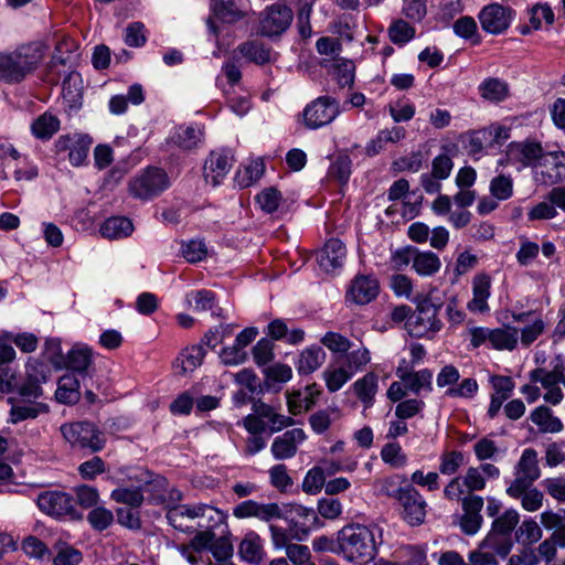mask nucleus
Wrapping results in <instances>:
<instances>
[{"mask_svg": "<svg viewBox=\"0 0 565 565\" xmlns=\"http://www.w3.org/2000/svg\"><path fill=\"white\" fill-rule=\"evenodd\" d=\"M353 392L363 404L364 408H370L374 404V398L379 388V376L369 372L352 385Z\"/></svg>", "mask_w": 565, "mask_h": 565, "instance_id": "nucleus-32", "label": "nucleus"}, {"mask_svg": "<svg viewBox=\"0 0 565 565\" xmlns=\"http://www.w3.org/2000/svg\"><path fill=\"white\" fill-rule=\"evenodd\" d=\"M186 302L194 311H207L214 307L215 295L206 289L192 291L186 295Z\"/></svg>", "mask_w": 565, "mask_h": 565, "instance_id": "nucleus-57", "label": "nucleus"}, {"mask_svg": "<svg viewBox=\"0 0 565 565\" xmlns=\"http://www.w3.org/2000/svg\"><path fill=\"white\" fill-rule=\"evenodd\" d=\"M530 380L535 383L540 382L545 390L554 388L559 386V383L564 384V370L559 365H556L552 371L537 367L530 373Z\"/></svg>", "mask_w": 565, "mask_h": 565, "instance_id": "nucleus-47", "label": "nucleus"}, {"mask_svg": "<svg viewBox=\"0 0 565 565\" xmlns=\"http://www.w3.org/2000/svg\"><path fill=\"white\" fill-rule=\"evenodd\" d=\"M307 438L301 428H294L277 436L270 446V452L276 460L291 459L297 455L298 447Z\"/></svg>", "mask_w": 565, "mask_h": 565, "instance_id": "nucleus-20", "label": "nucleus"}, {"mask_svg": "<svg viewBox=\"0 0 565 565\" xmlns=\"http://www.w3.org/2000/svg\"><path fill=\"white\" fill-rule=\"evenodd\" d=\"M352 376L353 375L348 373L341 364H339L338 367L327 369L323 372L326 385L332 393L339 391L349 380L352 379Z\"/></svg>", "mask_w": 565, "mask_h": 565, "instance_id": "nucleus-58", "label": "nucleus"}, {"mask_svg": "<svg viewBox=\"0 0 565 565\" xmlns=\"http://www.w3.org/2000/svg\"><path fill=\"white\" fill-rule=\"evenodd\" d=\"M82 561V552L68 544L58 545L53 558L54 565H78Z\"/></svg>", "mask_w": 565, "mask_h": 565, "instance_id": "nucleus-60", "label": "nucleus"}, {"mask_svg": "<svg viewBox=\"0 0 565 565\" xmlns=\"http://www.w3.org/2000/svg\"><path fill=\"white\" fill-rule=\"evenodd\" d=\"M120 484L110 493V499L116 503L125 504L131 509H139L145 501V492L153 491L149 495V502L161 504L166 501V478L154 476L142 467L129 468L124 473Z\"/></svg>", "mask_w": 565, "mask_h": 565, "instance_id": "nucleus-1", "label": "nucleus"}, {"mask_svg": "<svg viewBox=\"0 0 565 565\" xmlns=\"http://www.w3.org/2000/svg\"><path fill=\"white\" fill-rule=\"evenodd\" d=\"M93 364V352L86 345H74L66 355L65 365L76 375L85 381L90 375V366Z\"/></svg>", "mask_w": 565, "mask_h": 565, "instance_id": "nucleus-26", "label": "nucleus"}, {"mask_svg": "<svg viewBox=\"0 0 565 565\" xmlns=\"http://www.w3.org/2000/svg\"><path fill=\"white\" fill-rule=\"evenodd\" d=\"M352 160L348 154L338 156L328 170V177L339 184H347L351 175Z\"/></svg>", "mask_w": 565, "mask_h": 565, "instance_id": "nucleus-51", "label": "nucleus"}, {"mask_svg": "<svg viewBox=\"0 0 565 565\" xmlns=\"http://www.w3.org/2000/svg\"><path fill=\"white\" fill-rule=\"evenodd\" d=\"M292 20L294 12L289 7L273 3L260 12L258 32L266 38H279L289 29Z\"/></svg>", "mask_w": 565, "mask_h": 565, "instance_id": "nucleus-9", "label": "nucleus"}, {"mask_svg": "<svg viewBox=\"0 0 565 565\" xmlns=\"http://www.w3.org/2000/svg\"><path fill=\"white\" fill-rule=\"evenodd\" d=\"M376 527L361 524L343 526L338 532L340 552L350 562L367 563L376 555Z\"/></svg>", "mask_w": 565, "mask_h": 565, "instance_id": "nucleus-4", "label": "nucleus"}, {"mask_svg": "<svg viewBox=\"0 0 565 565\" xmlns=\"http://www.w3.org/2000/svg\"><path fill=\"white\" fill-rule=\"evenodd\" d=\"M238 51L246 60L255 64L264 65L270 62V47L257 40L242 43L238 46Z\"/></svg>", "mask_w": 565, "mask_h": 565, "instance_id": "nucleus-44", "label": "nucleus"}, {"mask_svg": "<svg viewBox=\"0 0 565 565\" xmlns=\"http://www.w3.org/2000/svg\"><path fill=\"white\" fill-rule=\"evenodd\" d=\"M540 476L537 451L533 448H526L514 467V480L509 487H513L515 491L523 488V486H533Z\"/></svg>", "mask_w": 565, "mask_h": 565, "instance_id": "nucleus-17", "label": "nucleus"}, {"mask_svg": "<svg viewBox=\"0 0 565 565\" xmlns=\"http://www.w3.org/2000/svg\"><path fill=\"white\" fill-rule=\"evenodd\" d=\"M380 292L377 279L371 275H358L352 280L347 297L356 305H367L373 301Z\"/></svg>", "mask_w": 565, "mask_h": 565, "instance_id": "nucleus-23", "label": "nucleus"}, {"mask_svg": "<svg viewBox=\"0 0 565 565\" xmlns=\"http://www.w3.org/2000/svg\"><path fill=\"white\" fill-rule=\"evenodd\" d=\"M387 31L390 40L396 45L408 43L416 32L414 26L402 19L393 21Z\"/></svg>", "mask_w": 565, "mask_h": 565, "instance_id": "nucleus-53", "label": "nucleus"}, {"mask_svg": "<svg viewBox=\"0 0 565 565\" xmlns=\"http://www.w3.org/2000/svg\"><path fill=\"white\" fill-rule=\"evenodd\" d=\"M170 185L167 173L159 168H147L129 182L130 194L139 200H151Z\"/></svg>", "mask_w": 565, "mask_h": 565, "instance_id": "nucleus-8", "label": "nucleus"}, {"mask_svg": "<svg viewBox=\"0 0 565 565\" xmlns=\"http://www.w3.org/2000/svg\"><path fill=\"white\" fill-rule=\"evenodd\" d=\"M245 0H211L214 14L226 23H234L245 17Z\"/></svg>", "mask_w": 565, "mask_h": 565, "instance_id": "nucleus-30", "label": "nucleus"}, {"mask_svg": "<svg viewBox=\"0 0 565 565\" xmlns=\"http://www.w3.org/2000/svg\"><path fill=\"white\" fill-rule=\"evenodd\" d=\"M438 307L428 299L417 305L415 311L409 316L405 327L411 337L423 338L429 332L435 333L441 329V322L437 319Z\"/></svg>", "mask_w": 565, "mask_h": 565, "instance_id": "nucleus-11", "label": "nucleus"}, {"mask_svg": "<svg viewBox=\"0 0 565 565\" xmlns=\"http://www.w3.org/2000/svg\"><path fill=\"white\" fill-rule=\"evenodd\" d=\"M542 537V530L536 521L533 519H527L522 522V524L515 530V539L516 541L526 546L533 545L539 542Z\"/></svg>", "mask_w": 565, "mask_h": 565, "instance_id": "nucleus-52", "label": "nucleus"}, {"mask_svg": "<svg viewBox=\"0 0 565 565\" xmlns=\"http://www.w3.org/2000/svg\"><path fill=\"white\" fill-rule=\"evenodd\" d=\"M203 345L204 344L201 342L200 344L186 348L180 353L174 361V367L180 374L183 375L188 372H192L202 364L206 353Z\"/></svg>", "mask_w": 565, "mask_h": 565, "instance_id": "nucleus-37", "label": "nucleus"}, {"mask_svg": "<svg viewBox=\"0 0 565 565\" xmlns=\"http://www.w3.org/2000/svg\"><path fill=\"white\" fill-rule=\"evenodd\" d=\"M321 65L333 75L340 87L344 88L353 86L355 77V65L353 61L335 58L331 63L323 61Z\"/></svg>", "mask_w": 565, "mask_h": 565, "instance_id": "nucleus-28", "label": "nucleus"}, {"mask_svg": "<svg viewBox=\"0 0 565 565\" xmlns=\"http://www.w3.org/2000/svg\"><path fill=\"white\" fill-rule=\"evenodd\" d=\"M439 257L433 252L415 250L413 269L420 276H431L440 269Z\"/></svg>", "mask_w": 565, "mask_h": 565, "instance_id": "nucleus-45", "label": "nucleus"}, {"mask_svg": "<svg viewBox=\"0 0 565 565\" xmlns=\"http://www.w3.org/2000/svg\"><path fill=\"white\" fill-rule=\"evenodd\" d=\"M338 364L344 366L348 373L354 375L361 372L371 362V352L366 347L349 350L337 359Z\"/></svg>", "mask_w": 565, "mask_h": 565, "instance_id": "nucleus-38", "label": "nucleus"}, {"mask_svg": "<svg viewBox=\"0 0 565 565\" xmlns=\"http://www.w3.org/2000/svg\"><path fill=\"white\" fill-rule=\"evenodd\" d=\"M282 520H285L290 529L306 526L309 519H315L316 514L312 509H308L300 504H281Z\"/></svg>", "mask_w": 565, "mask_h": 565, "instance_id": "nucleus-42", "label": "nucleus"}, {"mask_svg": "<svg viewBox=\"0 0 565 565\" xmlns=\"http://www.w3.org/2000/svg\"><path fill=\"white\" fill-rule=\"evenodd\" d=\"M460 373L452 364L445 365L437 374V386L448 387L446 396L451 398H473L478 393L479 385L475 379H463L459 384Z\"/></svg>", "mask_w": 565, "mask_h": 565, "instance_id": "nucleus-12", "label": "nucleus"}, {"mask_svg": "<svg viewBox=\"0 0 565 565\" xmlns=\"http://www.w3.org/2000/svg\"><path fill=\"white\" fill-rule=\"evenodd\" d=\"M465 465V455L459 450L445 451L440 456L439 472L445 476L455 475Z\"/></svg>", "mask_w": 565, "mask_h": 565, "instance_id": "nucleus-56", "label": "nucleus"}, {"mask_svg": "<svg viewBox=\"0 0 565 565\" xmlns=\"http://www.w3.org/2000/svg\"><path fill=\"white\" fill-rule=\"evenodd\" d=\"M81 381L75 373H66L60 377L55 392L56 401L63 404H75L79 401Z\"/></svg>", "mask_w": 565, "mask_h": 565, "instance_id": "nucleus-34", "label": "nucleus"}, {"mask_svg": "<svg viewBox=\"0 0 565 565\" xmlns=\"http://www.w3.org/2000/svg\"><path fill=\"white\" fill-rule=\"evenodd\" d=\"M519 331L513 327L495 328L490 332V345L495 350H513L518 344Z\"/></svg>", "mask_w": 565, "mask_h": 565, "instance_id": "nucleus-43", "label": "nucleus"}, {"mask_svg": "<svg viewBox=\"0 0 565 565\" xmlns=\"http://www.w3.org/2000/svg\"><path fill=\"white\" fill-rule=\"evenodd\" d=\"M36 504L42 512L54 518H79V514L77 513L75 508V501L73 497L66 492H42L38 495Z\"/></svg>", "mask_w": 565, "mask_h": 565, "instance_id": "nucleus-15", "label": "nucleus"}, {"mask_svg": "<svg viewBox=\"0 0 565 565\" xmlns=\"http://www.w3.org/2000/svg\"><path fill=\"white\" fill-rule=\"evenodd\" d=\"M322 487H326V473L322 467L310 469L302 481L303 491L307 493H317Z\"/></svg>", "mask_w": 565, "mask_h": 565, "instance_id": "nucleus-63", "label": "nucleus"}, {"mask_svg": "<svg viewBox=\"0 0 565 565\" xmlns=\"http://www.w3.org/2000/svg\"><path fill=\"white\" fill-rule=\"evenodd\" d=\"M324 360V350L319 345H312L300 353L296 369L299 374H310L318 370Z\"/></svg>", "mask_w": 565, "mask_h": 565, "instance_id": "nucleus-40", "label": "nucleus"}, {"mask_svg": "<svg viewBox=\"0 0 565 565\" xmlns=\"http://www.w3.org/2000/svg\"><path fill=\"white\" fill-rule=\"evenodd\" d=\"M49 412V406L36 401H15L10 409V422L17 424L26 419H34Z\"/></svg>", "mask_w": 565, "mask_h": 565, "instance_id": "nucleus-31", "label": "nucleus"}, {"mask_svg": "<svg viewBox=\"0 0 565 565\" xmlns=\"http://www.w3.org/2000/svg\"><path fill=\"white\" fill-rule=\"evenodd\" d=\"M483 498L477 494H467L462 499V515L460 518V527L468 535L476 534L483 522L481 510L483 508Z\"/></svg>", "mask_w": 565, "mask_h": 565, "instance_id": "nucleus-22", "label": "nucleus"}, {"mask_svg": "<svg viewBox=\"0 0 565 565\" xmlns=\"http://www.w3.org/2000/svg\"><path fill=\"white\" fill-rule=\"evenodd\" d=\"M340 114V105L335 98L320 96L309 103L302 110L306 128L318 129L332 122Z\"/></svg>", "mask_w": 565, "mask_h": 565, "instance_id": "nucleus-10", "label": "nucleus"}, {"mask_svg": "<svg viewBox=\"0 0 565 565\" xmlns=\"http://www.w3.org/2000/svg\"><path fill=\"white\" fill-rule=\"evenodd\" d=\"M92 143L93 139L86 134H66L55 140L54 151L57 154L67 151L71 164L81 167L86 162Z\"/></svg>", "mask_w": 565, "mask_h": 565, "instance_id": "nucleus-13", "label": "nucleus"}, {"mask_svg": "<svg viewBox=\"0 0 565 565\" xmlns=\"http://www.w3.org/2000/svg\"><path fill=\"white\" fill-rule=\"evenodd\" d=\"M134 232L132 222L125 216H111L103 222L99 233L107 239H121Z\"/></svg>", "mask_w": 565, "mask_h": 565, "instance_id": "nucleus-36", "label": "nucleus"}, {"mask_svg": "<svg viewBox=\"0 0 565 565\" xmlns=\"http://www.w3.org/2000/svg\"><path fill=\"white\" fill-rule=\"evenodd\" d=\"M508 544L493 541L491 537H484L477 550L468 555V565H497L499 558H505L510 552L507 551Z\"/></svg>", "mask_w": 565, "mask_h": 565, "instance_id": "nucleus-21", "label": "nucleus"}, {"mask_svg": "<svg viewBox=\"0 0 565 565\" xmlns=\"http://www.w3.org/2000/svg\"><path fill=\"white\" fill-rule=\"evenodd\" d=\"M87 521L94 530L104 531L114 522V514L106 508L97 507L88 513Z\"/></svg>", "mask_w": 565, "mask_h": 565, "instance_id": "nucleus-62", "label": "nucleus"}, {"mask_svg": "<svg viewBox=\"0 0 565 565\" xmlns=\"http://www.w3.org/2000/svg\"><path fill=\"white\" fill-rule=\"evenodd\" d=\"M61 121L50 111L36 117L31 124L32 135L40 140H50L60 129Z\"/></svg>", "mask_w": 565, "mask_h": 565, "instance_id": "nucleus-39", "label": "nucleus"}, {"mask_svg": "<svg viewBox=\"0 0 565 565\" xmlns=\"http://www.w3.org/2000/svg\"><path fill=\"white\" fill-rule=\"evenodd\" d=\"M401 554V565H428L425 551L418 546L408 545Z\"/></svg>", "mask_w": 565, "mask_h": 565, "instance_id": "nucleus-64", "label": "nucleus"}, {"mask_svg": "<svg viewBox=\"0 0 565 565\" xmlns=\"http://www.w3.org/2000/svg\"><path fill=\"white\" fill-rule=\"evenodd\" d=\"M531 420L539 427L541 433H559L564 426L562 420L553 415L547 406L536 407L530 415Z\"/></svg>", "mask_w": 565, "mask_h": 565, "instance_id": "nucleus-41", "label": "nucleus"}, {"mask_svg": "<svg viewBox=\"0 0 565 565\" xmlns=\"http://www.w3.org/2000/svg\"><path fill=\"white\" fill-rule=\"evenodd\" d=\"M542 157V145L536 141H513L507 147V160L521 163L524 167H537Z\"/></svg>", "mask_w": 565, "mask_h": 565, "instance_id": "nucleus-19", "label": "nucleus"}, {"mask_svg": "<svg viewBox=\"0 0 565 565\" xmlns=\"http://www.w3.org/2000/svg\"><path fill=\"white\" fill-rule=\"evenodd\" d=\"M454 32L456 35L462 39H473V43L478 44L480 42V38L478 35V26L473 18L471 17H461L454 23Z\"/></svg>", "mask_w": 565, "mask_h": 565, "instance_id": "nucleus-61", "label": "nucleus"}, {"mask_svg": "<svg viewBox=\"0 0 565 565\" xmlns=\"http://www.w3.org/2000/svg\"><path fill=\"white\" fill-rule=\"evenodd\" d=\"M514 18L515 11L500 3L486 6L478 14L482 30L493 35L504 33L510 28Z\"/></svg>", "mask_w": 565, "mask_h": 565, "instance_id": "nucleus-14", "label": "nucleus"}, {"mask_svg": "<svg viewBox=\"0 0 565 565\" xmlns=\"http://www.w3.org/2000/svg\"><path fill=\"white\" fill-rule=\"evenodd\" d=\"M239 555L248 563H258L262 559L260 539L255 533H249L239 544Z\"/></svg>", "mask_w": 565, "mask_h": 565, "instance_id": "nucleus-50", "label": "nucleus"}, {"mask_svg": "<svg viewBox=\"0 0 565 565\" xmlns=\"http://www.w3.org/2000/svg\"><path fill=\"white\" fill-rule=\"evenodd\" d=\"M347 257V248L338 238H330L317 254V262L326 273H333L341 268Z\"/></svg>", "mask_w": 565, "mask_h": 565, "instance_id": "nucleus-25", "label": "nucleus"}, {"mask_svg": "<svg viewBox=\"0 0 565 565\" xmlns=\"http://www.w3.org/2000/svg\"><path fill=\"white\" fill-rule=\"evenodd\" d=\"M166 518L175 530L192 534L199 529L214 527L222 522L220 510L209 504H177L168 509Z\"/></svg>", "mask_w": 565, "mask_h": 565, "instance_id": "nucleus-3", "label": "nucleus"}, {"mask_svg": "<svg viewBox=\"0 0 565 565\" xmlns=\"http://www.w3.org/2000/svg\"><path fill=\"white\" fill-rule=\"evenodd\" d=\"M402 382L405 388L414 394H419L422 390L433 391V372L428 369L412 371L409 375H402Z\"/></svg>", "mask_w": 565, "mask_h": 565, "instance_id": "nucleus-46", "label": "nucleus"}, {"mask_svg": "<svg viewBox=\"0 0 565 565\" xmlns=\"http://www.w3.org/2000/svg\"><path fill=\"white\" fill-rule=\"evenodd\" d=\"M47 47L42 42L19 45L10 52H0V81L19 84L34 73L44 60Z\"/></svg>", "mask_w": 565, "mask_h": 565, "instance_id": "nucleus-2", "label": "nucleus"}, {"mask_svg": "<svg viewBox=\"0 0 565 565\" xmlns=\"http://www.w3.org/2000/svg\"><path fill=\"white\" fill-rule=\"evenodd\" d=\"M535 181L544 185L557 184L565 179V153L543 154L535 171Z\"/></svg>", "mask_w": 565, "mask_h": 565, "instance_id": "nucleus-16", "label": "nucleus"}, {"mask_svg": "<svg viewBox=\"0 0 565 565\" xmlns=\"http://www.w3.org/2000/svg\"><path fill=\"white\" fill-rule=\"evenodd\" d=\"M233 157L226 149L210 152L203 166V175L207 183L218 185L232 168Z\"/></svg>", "mask_w": 565, "mask_h": 565, "instance_id": "nucleus-18", "label": "nucleus"}, {"mask_svg": "<svg viewBox=\"0 0 565 565\" xmlns=\"http://www.w3.org/2000/svg\"><path fill=\"white\" fill-rule=\"evenodd\" d=\"M265 172V164L263 160L257 159L248 163L243 171L236 174V182L241 188H248L254 182L259 180Z\"/></svg>", "mask_w": 565, "mask_h": 565, "instance_id": "nucleus-54", "label": "nucleus"}, {"mask_svg": "<svg viewBox=\"0 0 565 565\" xmlns=\"http://www.w3.org/2000/svg\"><path fill=\"white\" fill-rule=\"evenodd\" d=\"M320 394L316 384L307 385L303 391L294 392L288 396V409L292 415H298L302 411H309Z\"/></svg>", "mask_w": 565, "mask_h": 565, "instance_id": "nucleus-33", "label": "nucleus"}, {"mask_svg": "<svg viewBox=\"0 0 565 565\" xmlns=\"http://www.w3.org/2000/svg\"><path fill=\"white\" fill-rule=\"evenodd\" d=\"M530 15V24L534 30H539L542 26L544 20L546 24L551 25L554 23V12L547 3H536L527 10Z\"/></svg>", "mask_w": 565, "mask_h": 565, "instance_id": "nucleus-59", "label": "nucleus"}, {"mask_svg": "<svg viewBox=\"0 0 565 565\" xmlns=\"http://www.w3.org/2000/svg\"><path fill=\"white\" fill-rule=\"evenodd\" d=\"M392 484L390 480H385L382 490L398 501L402 507L403 520L412 526L423 524L427 514V502L424 497L413 486L390 490L387 486Z\"/></svg>", "mask_w": 565, "mask_h": 565, "instance_id": "nucleus-7", "label": "nucleus"}, {"mask_svg": "<svg viewBox=\"0 0 565 565\" xmlns=\"http://www.w3.org/2000/svg\"><path fill=\"white\" fill-rule=\"evenodd\" d=\"M491 279L487 274H478L472 280V299L467 307L472 312H484L489 310L488 298L490 297Z\"/></svg>", "mask_w": 565, "mask_h": 565, "instance_id": "nucleus-27", "label": "nucleus"}, {"mask_svg": "<svg viewBox=\"0 0 565 565\" xmlns=\"http://www.w3.org/2000/svg\"><path fill=\"white\" fill-rule=\"evenodd\" d=\"M63 439L73 448L93 454L106 446V435L97 425L88 420L65 423L60 427Z\"/></svg>", "mask_w": 565, "mask_h": 565, "instance_id": "nucleus-5", "label": "nucleus"}, {"mask_svg": "<svg viewBox=\"0 0 565 565\" xmlns=\"http://www.w3.org/2000/svg\"><path fill=\"white\" fill-rule=\"evenodd\" d=\"M481 96L490 102L500 103L508 97L507 83L498 78H488L479 86Z\"/></svg>", "mask_w": 565, "mask_h": 565, "instance_id": "nucleus-48", "label": "nucleus"}, {"mask_svg": "<svg viewBox=\"0 0 565 565\" xmlns=\"http://www.w3.org/2000/svg\"><path fill=\"white\" fill-rule=\"evenodd\" d=\"M252 414L243 418V426L249 434H263L266 430L275 434L295 425V419L277 413L275 407L260 399L254 401Z\"/></svg>", "mask_w": 565, "mask_h": 565, "instance_id": "nucleus-6", "label": "nucleus"}, {"mask_svg": "<svg viewBox=\"0 0 565 565\" xmlns=\"http://www.w3.org/2000/svg\"><path fill=\"white\" fill-rule=\"evenodd\" d=\"M520 520L519 512L514 509H508L502 515L494 519L492 522L491 531L487 537L493 539V541L502 542L508 544V552H511L513 546L512 532L515 530Z\"/></svg>", "mask_w": 565, "mask_h": 565, "instance_id": "nucleus-24", "label": "nucleus"}, {"mask_svg": "<svg viewBox=\"0 0 565 565\" xmlns=\"http://www.w3.org/2000/svg\"><path fill=\"white\" fill-rule=\"evenodd\" d=\"M489 191L495 200L505 201L513 195V179L499 174L490 181Z\"/></svg>", "mask_w": 565, "mask_h": 565, "instance_id": "nucleus-55", "label": "nucleus"}, {"mask_svg": "<svg viewBox=\"0 0 565 565\" xmlns=\"http://www.w3.org/2000/svg\"><path fill=\"white\" fill-rule=\"evenodd\" d=\"M507 494L513 499L520 500L522 508L529 512H535L543 505V492L532 486H523V488L515 491L513 487H508Z\"/></svg>", "mask_w": 565, "mask_h": 565, "instance_id": "nucleus-35", "label": "nucleus"}, {"mask_svg": "<svg viewBox=\"0 0 565 565\" xmlns=\"http://www.w3.org/2000/svg\"><path fill=\"white\" fill-rule=\"evenodd\" d=\"M265 381L264 388L269 391H278L280 387H275L274 383H286L292 376L291 367L286 364H275L264 370Z\"/></svg>", "mask_w": 565, "mask_h": 565, "instance_id": "nucleus-49", "label": "nucleus"}, {"mask_svg": "<svg viewBox=\"0 0 565 565\" xmlns=\"http://www.w3.org/2000/svg\"><path fill=\"white\" fill-rule=\"evenodd\" d=\"M204 139V130L199 125L179 126L171 136L172 142L181 149L199 147Z\"/></svg>", "mask_w": 565, "mask_h": 565, "instance_id": "nucleus-29", "label": "nucleus"}]
</instances>
